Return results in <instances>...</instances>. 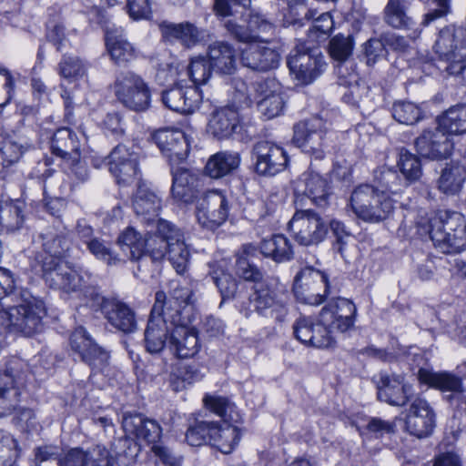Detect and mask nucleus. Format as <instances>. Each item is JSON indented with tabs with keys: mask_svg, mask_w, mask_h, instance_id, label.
I'll use <instances>...</instances> for the list:
<instances>
[{
	"mask_svg": "<svg viewBox=\"0 0 466 466\" xmlns=\"http://www.w3.org/2000/svg\"><path fill=\"white\" fill-rule=\"evenodd\" d=\"M132 206L137 216L149 224L156 221L159 215L161 198L147 186L139 185Z\"/></svg>",
	"mask_w": 466,
	"mask_h": 466,
	"instance_id": "40",
	"label": "nucleus"
},
{
	"mask_svg": "<svg viewBox=\"0 0 466 466\" xmlns=\"http://www.w3.org/2000/svg\"><path fill=\"white\" fill-rule=\"evenodd\" d=\"M418 379L421 383L443 391H461V379L449 372H432L425 369H420Z\"/></svg>",
	"mask_w": 466,
	"mask_h": 466,
	"instance_id": "49",
	"label": "nucleus"
},
{
	"mask_svg": "<svg viewBox=\"0 0 466 466\" xmlns=\"http://www.w3.org/2000/svg\"><path fill=\"white\" fill-rule=\"evenodd\" d=\"M289 228L294 239L301 246H316L321 243L328 234V223L313 209H298Z\"/></svg>",
	"mask_w": 466,
	"mask_h": 466,
	"instance_id": "11",
	"label": "nucleus"
},
{
	"mask_svg": "<svg viewBox=\"0 0 466 466\" xmlns=\"http://www.w3.org/2000/svg\"><path fill=\"white\" fill-rule=\"evenodd\" d=\"M438 123L448 135L466 133V105L451 107L438 118Z\"/></svg>",
	"mask_w": 466,
	"mask_h": 466,
	"instance_id": "50",
	"label": "nucleus"
},
{
	"mask_svg": "<svg viewBox=\"0 0 466 466\" xmlns=\"http://www.w3.org/2000/svg\"><path fill=\"white\" fill-rule=\"evenodd\" d=\"M111 88L116 99L127 108L141 112L149 107L150 89L139 75L132 71H121L116 76Z\"/></svg>",
	"mask_w": 466,
	"mask_h": 466,
	"instance_id": "10",
	"label": "nucleus"
},
{
	"mask_svg": "<svg viewBox=\"0 0 466 466\" xmlns=\"http://www.w3.org/2000/svg\"><path fill=\"white\" fill-rule=\"evenodd\" d=\"M286 105L284 94L271 96L269 99H258L257 106L266 119H272L282 114Z\"/></svg>",
	"mask_w": 466,
	"mask_h": 466,
	"instance_id": "63",
	"label": "nucleus"
},
{
	"mask_svg": "<svg viewBox=\"0 0 466 466\" xmlns=\"http://www.w3.org/2000/svg\"><path fill=\"white\" fill-rule=\"evenodd\" d=\"M159 27L163 39L169 42L178 41L187 48L196 46L206 37L205 29L187 21L178 24L163 22Z\"/></svg>",
	"mask_w": 466,
	"mask_h": 466,
	"instance_id": "32",
	"label": "nucleus"
},
{
	"mask_svg": "<svg viewBox=\"0 0 466 466\" xmlns=\"http://www.w3.org/2000/svg\"><path fill=\"white\" fill-rule=\"evenodd\" d=\"M279 52L264 45L250 44L241 50V64L252 70L268 71L279 66Z\"/></svg>",
	"mask_w": 466,
	"mask_h": 466,
	"instance_id": "29",
	"label": "nucleus"
},
{
	"mask_svg": "<svg viewBox=\"0 0 466 466\" xmlns=\"http://www.w3.org/2000/svg\"><path fill=\"white\" fill-rule=\"evenodd\" d=\"M355 216L368 223L385 220L393 211V202L384 192L369 184L356 187L350 198Z\"/></svg>",
	"mask_w": 466,
	"mask_h": 466,
	"instance_id": "8",
	"label": "nucleus"
},
{
	"mask_svg": "<svg viewBox=\"0 0 466 466\" xmlns=\"http://www.w3.org/2000/svg\"><path fill=\"white\" fill-rule=\"evenodd\" d=\"M101 310L107 321L123 333H132L137 329L135 311L127 304L102 299Z\"/></svg>",
	"mask_w": 466,
	"mask_h": 466,
	"instance_id": "34",
	"label": "nucleus"
},
{
	"mask_svg": "<svg viewBox=\"0 0 466 466\" xmlns=\"http://www.w3.org/2000/svg\"><path fill=\"white\" fill-rule=\"evenodd\" d=\"M240 163L239 154L230 151H220L209 157L205 171L212 178H219L237 169Z\"/></svg>",
	"mask_w": 466,
	"mask_h": 466,
	"instance_id": "43",
	"label": "nucleus"
},
{
	"mask_svg": "<svg viewBox=\"0 0 466 466\" xmlns=\"http://www.w3.org/2000/svg\"><path fill=\"white\" fill-rule=\"evenodd\" d=\"M288 290L279 279L268 278L254 284L248 297L251 309H241V311L247 318L255 311L259 316L282 322L288 314Z\"/></svg>",
	"mask_w": 466,
	"mask_h": 466,
	"instance_id": "5",
	"label": "nucleus"
},
{
	"mask_svg": "<svg viewBox=\"0 0 466 466\" xmlns=\"http://www.w3.org/2000/svg\"><path fill=\"white\" fill-rule=\"evenodd\" d=\"M150 314L156 319L161 318L166 325L169 324L173 328L186 327L193 321L194 306L167 300L165 292L157 291Z\"/></svg>",
	"mask_w": 466,
	"mask_h": 466,
	"instance_id": "19",
	"label": "nucleus"
},
{
	"mask_svg": "<svg viewBox=\"0 0 466 466\" xmlns=\"http://www.w3.org/2000/svg\"><path fill=\"white\" fill-rule=\"evenodd\" d=\"M31 267L40 274L46 284L66 293L82 291L89 284L92 275L82 268H75L61 258L35 257Z\"/></svg>",
	"mask_w": 466,
	"mask_h": 466,
	"instance_id": "2",
	"label": "nucleus"
},
{
	"mask_svg": "<svg viewBox=\"0 0 466 466\" xmlns=\"http://www.w3.org/2000/svg\"><path fill=\"white\" fill-rule=\"evenodd\" d=\"M169 348L179 359L194 357L200 350L198 331L188 326L172 328Z\"/></svg>",
	"mask_w": 466,
	"mask_h": 466,
	"instance_id": "36",
	"label": "nucleus"
},
{
	"mask_svg": "<svg viewBox=\"0 0 466 466\" xmlns=\"http://www.w3.org/2000/svg\"><path fill=\"white\" fill-rule=\"evenodd\" d=\"M44 253H37L35 257H53L61 258L70 248L71 240L65 228L55 226L46 228L38 235Z\"/></svg>",
	"mask_w": 466,
	"mask_h": 466,
	"instance_id": "37",
	"label": "nucleus"
},
{
	"mask_svg": "<svg viewBox=\"0 0 466 466\" xmlns=\"http://www.w3.org/2000/svg\"><path fill=\"white\" fill-rule=\"evenodd\" d=\"M327 64L318 49L299 45L288 57L291 75L302 84H309L325 69Z\"/></svg>",
	"mask_w": 466,
	"mask_h": 466,
	"instance_id": "13",
	"label": "nucleus"
},
{
	"mask_svg": "<svg viewBox=\"0 0 466 466\" xmlns=\"http://www.w3.org/2000/svg\"><path fill=\"white\" fill-rule=\"evenodd\" d=\"M70 346L93 373L102 372L109 364V352L99 346L83 327H77L72 332Z\"/></svg>",
	"mask_w": 466,
	"mask_h": 466,
	"instance_id": "15",
	"label": "nucleus"
},
{
	"mask_svg": "<svg viewBox=\"0 0 466 466\" xmlns=\"http://www.w3.org/2000/svg\"><path fill=\"white\" fill-rule=\"evenodd\" d=\"M171 196L178 205H190L199 198V177L184 167H171Z\"/></svg>",
	"mask_w": 466,
	"mask_h": 466,
	"instance_id": "24",
	"label": "nucleus"
},
{
	"mask_svg": "<svg viewBox=\"0 0 466 466\" xmlns=\"http://www.w3.org/2000/svg\"><path fill=\"white\" fill-rule=\"evenodd\" d=\"M406 430L418 438L429 436L435 426V414L429 403L415 399L410 406L405 420Z\"/></svg>",
	"mask_w": 466,
	"mask_h": 466,
	"instance_id": "27",
	"label": "nucleus"
},
{
	"mask_svg": "<svg viewBox=\"0 0 466 466\" xmlns=\"http://www.w3.org/2000/svg\"><path fill=\"white\" fill-rule=\"evenodd\" d=\"M328 276L312 267L302 268L295 277L293 291L298 301L312 306L321 304L328 295Z\"/></svg>",
	"mask_w": 466,
	"mask_h": 466,
	"instance_id": "12",
	"label": "nucleus"
},
{
	"mask_svg": "<svg viewBox=\"0 0 466 466\" xmlns=\"http://www.w3.org/2000/svg\"><path fill=\"white\" fill-rule=\"evenodd\" d=\"M172 329L164 323L161 318L156 319L150 314L145 329V346L150 353H159L167 343V335Z\"/></svg>",
	"mask_w": 466,
	"mask_h": 466,
	"instance_id": "44",
	"label": "nucleus"
},
{
	"mask_svg": "<svg viewBox=\"0 0 466 466\" xmlns=\"http://www.w3.org/2000/svg\"><path fill=\"white\" fill-rule=\"evenodd\" d=\"M248 27H244L235 21L229 19L224 24L227 31L237 40L240 42H253L258 36L253 33H271L273 32V24L257 10H251L247 20Z\"/></svg>",
	"mask_w": 466,
	"mask_h": 466,
	"instance_id": "30",
	"label": "nucleus"
},
{
	"mask_svg": "<svg viewBox=\"0 0 466 466\" xmlns=\"http://www.w3.org/2000/svg\"><path fill=\"white\" fill-rule=\"evenodd\" d=\"M378 398L392 406H404L413 394L412 387L398 374L380 372L377 378Z\"/></svg>",
	"mask_w": 466,
	"mask_h": 466,
	"instance_id": "26",
	"label": "nucleus"
},
{
	"mask_svg": "<svg viewBox=\"0 0 466 466\" xmlns=\"http://www.w3.org/2000/svg\"><path fill=\"white\" fill-rule=\"evenodd\" d=\"M153 141L168 159L171 167L184 161L189 152V144L184 132L179 129L164 128L156 131Z\"/></svg>",
	"mask_w": 466,
	"mask_h": 466,
	"instance_id": "23",
	"label": "nucleus"
},
{
	"mask_svg": "<svg viewBox=\"0 0 466 466\" xmlns=\"http://www.w3.org/2000/svg\"><path fill=\"white\" fill-rule=\"evenodd\" d=\"M251 88L256 101L284 94L281 84L274 77L258 79L252 83Z\"/></svg>",
	"mask_w": 466,
	"mask_h": 466,
	"instance_id": "60",
	"label": "nucleus"
},
{
	"mask_svg": "<svg viewBox=\"0 0 466 466\" xmlns=\"http://www.w3.org/2000/svg\"><path fill=\"white\" fill-rule=\"evenodd\" d=\"M436 54L446 63L450 76L466 78V28L450 25L440 30L434 45Z\"/></svg>",
	"mask_w": 466,
	"mask_h": 466,
	"instance_id": "7",
	"label": "nucleus"
},
{
	"mask_svg": "<svg viewBox=\"0 0 466 466\" xmlns=\"http://www.w3.org/2000/svg\"><path fill=\"white\" fill-rule=\"evenodd\" d=\"M354 46L355 40L351 35L339 33L330 38L328 45V53L334 63L347 62L351 59Z\"/></svg>",
	"mask_w": 466,
	"mask_h": 466,
	"instance_id": "52",
	"label": "nucleus"
},
{
	"mask_svg": "<svg viewBox=\"0 0 466 466\" xmlns=\"http://www.w3.org/2000/svg\"><path fill=\"white\" fill-rule=\"evenodd\" d=\"M18 458L16 440L0 430V466H14Z\"/></svg>",
	"mask_w": 466,
	"mask_h": 466,
	"instance_id": "59",
	"label": "nucleus"
},
{
	"mask_svg": "<svg viewBox=\"0 0 466 466\" xmlns=\"http://www.w3.org/2000/svg\"><path fill=\"white\" fill-rule=\"evenodd\" d=\"M213 67L205 56H198L191 58L187 66V74L194 86L206 84L212 76Z\"/></svg>",
	"mask_w": 466,
	"mask_h": 466,
	"instance_id": "56",
	"label": "nucleus"
},
{
	"mask_svg": "<svg viewBox=\"0 0 466 466\" xmlns=\"http://www.w3.org/2000/svg\"><path fill=\"white\" fill-rule=\"evenodd\" d=\"M25 223V204L0 200V231L14 232Z\"/></svg>",
	"mask_w": 466,
	"mask_h": 466,
	"instance_id": "45",
	"label": "nucleus"
},
{
	"mask_svg": "<svg viewBox=\"0 0 466 466\" xmlns=\"http://www.w3.org/2000/svg\"><path fill=\"white\" fill-rule=\"evenodd\" d=\"M122 428L127 434L153 445L157 443L162 435V428L157 420L145 418L139 413H125Z\"/></svg>",
	"mask_w": 466,
	"mask_h": 466,
	"instance_id": "31",
	"label": "nucleus"
},
{
	"mask_svg": "<svg viewBox=\"0 0 466 466\" xmlns=\"http://www.w3.org/2000/svg\"><path fill=\"white\" fill-rule=\"evenodd\" d=\"M257 252V248L252 244L242 247V252L237 255L235 270L236 274L246 281L258 283L263 279V273L251 260L250 257Z\"/></svg>",
	"mask_w": 466,
	"mask_h": 466,
	"instance_id": "46",
	"label": "nucleus"
},
{
	"mask_svg": "<svg viewBox=\"0 0 466 466\" xmlns=\"http://www.w3.org/2000/svg\"><path fill=\"white\" fill-rule=\"evenodd\" d=\"M429 235L434 246L446 254L466 248V219L461 213L438 211L429 220Z\"/></svg>",
	"mask_w": 466,
	"mask_h": 466,
	"instance_id": "6",
	"label": "nucleus"
},
{
	"mask_svg": "<svg viewBox=\"0 0 466 466\" xmlns=\"http://www.w3.org/2000/svg\"><path fill=\"white\" fill-rule=\"evenodd\" d=\"M250 5L251 0H213L212 9L218 18L223 19L236 15L237 7L248 9Z\"/></svg>",
	"mask_w": 466,
	"mask_h": 466,
	"instance_id": "62",
	"label": "nucleus"
},
{
	"mask_svg": "<svg viewBox=\"0 0 466 466\" xmlns=\"http://www.w3.org/2000/svg\"><path fill=\"white\" fill-rule=\"evenodd\" d=\"M106 44L112 61L117 66H126L137 57L136 48L122 35L106 32Z\"/></svg>",
	"mask_w": 466,
	"mask_h": 466,
	"instance_id": "48",
	"label": "nucleus"
},
{
	"mask_svg": "<svg viewBox=\"0 0 466 466\" xmlns=\"http://www.w3.org/2000/svg\"><path fill=\"white\" fill-rule=\"evenodd\" d=\"M46 315L44 301L24 291L18 305L7 309H0V334L20 332L25 336H32L43 329Z\"/></svg>",
	"mask_w": 466,
	"mask_h": 466,
	"instance_id": "3",
	"label": "nucleus"
},
{
	"mask_svg": "<svg viewBox=\"0 0 466 466\" xmlns=\"http://www.w3.org/2000/svg\"><path fill=\"white\" fill-rule=\"evenodd\" d=\"M356 313V306L351 300L337 298L322 308L319 316L323 324L343 333L353 327Z\"/></svg>",
	"mask_w": 466,
	"mask_h": 466,
	"instance_id": "22",
	"label": "nucleus"
},
{
	"mask_svg": "<svg viewBox=\"0 0 466 466\" xmlns=\"http://www.w3.org/2000/svg\"><path fill=\"white\" fill-rule=\"evenodd\" d=\"M25 151L22 144L12 137L0 139V165L4 167L16 163Z\"/></svg>",
	"mask_w": 466,
	"mask_h": 466,
	"instance_id": "58",
	"label": "nucleus"
},
{
	"mask_svg": "<svg viewBox=\"0 0 466 466\" xmlns=\"http://www.w3.org/2000/svg\"><path fill=\"white\" fill-rule=\"evenodd\" d=\"M393 118L400 124L413 125L422 117V111L410 101H397L392 105Z\"/></svg>",
	"mask_w": 466,
	"mask_h": 466,
	"instance_id": "55",
	"label": "nucleus"
},
{
	"mask_svg": "<svg viewBox=\"0 0 466 466\" xmlns=\"http://www.w3.org/2000/svg\"><path fill=\"white\" fill-rule=\"evenodd\" d=\"M294 335L298 340L305 345L315 348L331 347L335 340L333 330L321 319L314 323L310 318H299L293 325Z\"/></svg>",
	"mask_w": 466,
	"mask_h": 466,
	"instance_id": "25",
	"label": "nucleus"
},
{
	"mask_svg": "<svg viewBox=\"0 0 466 466\" xmlns=\"http://www.w3.org/2000/svg\"><path fill=\"white\" fill-rule=\"evenodd\" d=\"M88 251L96 258L105 262L107 266H119L126 262V258L129 259L128 250L125 252V256H120L111 248L106 241L95 238L86 246Z\"/></svg>",
	"mask_w": 466,
	"mask_h": 466,
	"instance_id": "51",
	"label": "nucleus"
},
{
	"mask_svg": "<svg viewBox=\"0 0 466 466\" xmlns=\"http://www.w3.org/2000/svg\"><path fill=\"white\" fill-rule=\"evenodd\" d=\"M196 216L198 223L208 229H215L228 217L227 197L217 190L209 191L197 200Z\"/></svg>",
	"mask_w": 466,
	"mask_h": 466,
	"instance_id": "17",
	"label": "nucleus"
},
{
	"mask_svg": "<svg viewBox=\"0 0 466 466\" xmlns=\"http://www.w3.org/2000/svg\"><path fill=\"white\" fill-rule=\"evenodd\" d=\"M212 421L196 420L186 432V441L190 446L198 447L206 443L210 444Z\"/></svg>",
	"mask_w": 466,
	"mask_h": 466,
	"instance_id": "57",
	"label": "nucleus"
},
{
	"mask_svg": "<svg viewBox=\"0 0 466 466\" xmlns=\"http://www.w3.org/2000/svg\"><path fill=\"white\" fill-rule=\"evenodd\" d=\"M85 64L77 56H64L58 64V73L66 79H76L86 74Z\"/></svg>",
	"mask_w": 466,
	"mask_h": 466,
	"instance_id": "61",
	"label": "nucleus"
},
{
	"mask_svg": "<svg viewBox=\"0 0 466 466\" xmlns=\"http://www.w3.org/2000/svg\"><path fill=\"white\" fill-rule=\"evenodd\" d=\"M256 172L272 177L283 171L289 163L286 151L269 141H259L253 147Z\"/></svg>",
	"mask_w": 466,
	"mask_h": 466,
	"instance_id": "21",
	"label": "nucleus"
},
{
	"mask_svg": "<svg viewBox=\"0 0 466 466\" xmlns=\"http://www.w3.org/2000/svg\"><path fill=\"white\" fill-rule=\"evenodd\" d=\"M259 249L263 256L278 263L289 261L294 255L289 239L281 234L262 239Z\"/></svg>",
	"mask_w": 466,
	"mask_h": 466,
	"instance_id": "42",
	"label": "nucleus"
},
{
	"mask_svg": "<svg viewBox=\"0 0 466 466\" xmlns=\"http://www.w3.org/2000/svg\"><path fill=\"white\" fill-rule=\"evenodd\" d=\"M398 167L405 179L409 182L417 181L422 175L420 158L407 149H400Z\"/></svg>",
	"mask_w": 466,
	"mask_h": 466,
	"instance_id": "54",
	"label": "nucleus"
},
{
	"mask_svg": "<svg viewBox=\"0 0 466 466\" xmlns=\"http://www.w3.org/2000/svg\"><path fill=\"white\" fill-rule=\"evenodd\" d=\"M28 373V364L17 357H12L5 370L0 372V417L11 414L19 406L21 389Z\"/></svg>",
	"mask_w": 466,
	"mask_h": 466,
	"instance_id": "9",
	"label": "nucleus"
},
{
	"mask_svg": "<svg viewBox=\"0 0 466 466\" xmlns=\"http://www.w3.org/2000/svg\"><path fill=\"white\" fill-rule=\"evenodd\" d=\"M117 244L129 260L137 262L135 277L142 280L154 278L158 264L167 257L178 274H183L189 263L190 253L181 230L165 219H157V231L143 237L133 228H127L117 238Z\"/></svg>",
	"mask_w": 466,
	"mask_h": 466,
	"instance_id": "1",
	"label": "nucleus"
},
{
	"mask_svg": "<svg viewBox=\"0 0 466 466\" xmlns=\"http://www.w3.org/2000/svg\"><path fill=\"white\" fill-rule=\"evenodd\" d=\"M293 142L316 160L325 157L328 147L327 131L320 118L314 117L294 127Z\"/></svg>",
	"mask_w": 466,
	"mask_h": 466,
	"instance_id": "14",
	"label": "nucleus"
},
{
	"mask_svg": "<svg viewBox=\"0 0 466 466\" xmlns=\"http://www.w3.org/2000/svg\"><path fill=\"white\" fill-rule=\"evenodd\" d=\"M465 170L463 167L451 165L446 167L439 178V188L445 194H457L465 180Z\"/></svg>",
	"mask_w": 466,
	"mask_h": 466,
	"instance_id": "53",
	"label": "nucleus"
},
{
	"mask_svg": "<svg viewBox=\"0 0 466 466\" xmlns=\"http://www.w3.org/2000/svg\"><path fill=\"white\" fill-rule=\"evenodd\" d=\"M330 180L321 175L311 163L295 183V194L303 195L319 207H326L331 194Z\"/></svg>",
	"mask_w": 466,
	"mask_h": 466,
	"instance_id": "18",
	"label": "nucleus"
},
{
	"mask_svg": "<svg viewBox=\"0 0 466 466\" xmlns=\"http://www.w3.org/2000/svg\"><path fill=\"white\" fill-rule=\"evenodd\" d=\"M110 173L118 185L127 186L139 178V156L132 147L116 146L107 157Z\"/></svg>",
	"mask_w": 466,
	"mask_h": 466,
	"instance_id": "16",
	"label": "nucleus"
},
{
	"mask_svg": "<svg viewBox=\"0 0 466 466\" xmlns=\"http://www.w3.org/2000/svg\"><path fill=\"white\" fill-rule=\"evenodd\" d=\"M202 99L197 86H183L176 85L162 92V101L169 109L182 114H191Z\"/></svg>",
	"mask_w": 466,
	"mask_h": 466,
	"instance_id": "28",
	"label": "nucleus"
},
{
	"mask_svg": "<svg viewBox=\"0 0 466 466\" xmlns=\"http://www.w3.org/2000/svg\"><path fill=\"white\" fill-rule=\"evenodd\" d=\"M82 449L73 448L62 454L60 448L45 445L35 450L32 466H79L83 462Z\"/></svg>",
	"mask_w": 466,
	"mask_h": 466,
	"instance_id": "33",
	"label": "nucleus"
},
{
	"mask_svg": "<svg viewBox=\"0 0 466 466\" xmlns=\"http://www.w3.org/2000/svg\"><path fill=\"white\" fill-rule=\"evenodd\" d=\"M203 402L207 409L223 420L222 424L213 422L210 445L215 446L222 453H230L240 439L236 425L241 420L239 412L234 403L226 397L207 394Z\"/></svg>",
	"mask_w": 466,
	"mask_h": 466,
	"instance_id": "4",
	"label": "nucleus"
},
{
	"mask_svg": "<svg viewBox=\"0 0 466 466\" xmlns=\"http://www.w3.org/2000/svg\"><path fill=\"white\" fill-rule=\"evenodd\" d=\"M83 462L79 466H113V460L106 449L96 447L90 451L82 450Z\"/></svg>",
	"mask_w": 466,
	"mask_h": 466,
	"instance_id": "64",
	"label": "nucleus"
},
{
	"mask_svg": "<svg viewBox=\"0 0 466 466\" xmlns=\"http://www.w3.org/2000/svg\"><path fill=\"white\" fill-rule=\"evenodd\" d=\"M208 58L213 70L220 75H232L237 69L235 48L224 41H216L208 47Z\"/></svg>",
	"mask_w": 466,
	"mask_h": 466,
	"instance_id": "38",
	"label": "nucleus"
},
{
	"mask_svg": "<svg viewBox=\"0 0 466 466\" xmlns=\"http://www.w3.org/2000/svg\"><path fill=\"white\" fill-rule=\"evenodd\" d=\"M410 5L408 0H388L384 8L385 23L396 29H410L414 23L408 15Z\"/></svg>",
	"mask_w": 466,
	"mask_h": 466,
	"instance_id": "47",
	"label": "nucleus"
},
{
	"mask_svg": "<svg viewBox=\"0 0 466 466\" xmlns=\"http://www.w3.org/2000/svg\"><path fill=\"white\" fill-rule=\"evenodd\" d=\"M81 140L77 134L68 127L56 130L51 140L52 153L65 162L76 159L81 155Z\"/></svg>",
	"mask_w": 466,
	"mask_h": 466,
	"instance_id": "39",
	"label": "nucleus"
},
{
	"mask_svg": "<svg viewBox=\"0 0 466 466\" xmlns=\"http://www.w3.org/2000/svg\"><path fill=\"white\" fill-rule=\"evenodd\" d=\"M208 276L218 288L222 301L235 299L240 283L228 272L225 264L222 262H212L208 264Z\"/></svg>",
	"mask_w": 466,
	"mask_h": 466,
	"instance_id": "41",
	"label": "nucleus"
},
{
	"mask_svg": "<svg viewBox=\"0 0 466 466\" xmlns=\"http://www.w3.org/2000/svg\"><path fill=\"white\" fill-rule=\"evenodd\" d=\"M239 128V109L226 106L217 109L208 122V131L218 139L230 137Z\"/></svg>",
	"mask_w": 466,
	"mask_h": 466,
	"instance_id": "35",
	"label": "nucleus"
},
{
	"mask_svg": "<svg viewBox=\"0 0 466 466\" xmlns=\"http://www.w3.org/2000/svg\"><path fill=\"white\" fill-rule=\"evenodd\" d=\"M418 153L431 160L448 158L453 148V142L445 130L438 124L433 129H425L415 140Z\"/></svg>",
	"mask_w": 466,
	"mask_h": 466,
	"instance_id": "20",
	"label": "nucleus"
}]
</instances>
